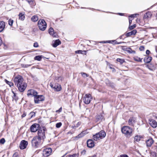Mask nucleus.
I'll return each instance as SVG.
<instances>
[{"label":"nucleus","mask_w":157,"mask_h":157,"mask_svg":"<svg viewBox=\"0 0 157 157\" xmlns=\"http://www.w3.org/2000/svg\"><path fill=\"white\" fill-rule=\"evenodd\" d=\"M86 51L83 50H77L75 51V53L76 54H86Z\"/></svg>","instance_id":"nucleus-26"},{"label":"nucleus","mask_w":157,"mask_h":157,"mask_svg":"<svg viewBox=\"0 0 157 157\" xmlns=\"http://www.w3.org/2000/svg\"><path fill=\"white\" fill-rule=\"evenodd\" d=\"M119 15H121V16H124V14L122 13H118Z\"/></svg>","instance_id":"nucleus-61"},{"label":"nucleus","mask_w":157,"mask_h":157,"mask_svg":"<svg viewBox=\"0 0 157 157\" xmlns=\"http://www.w3.org/2000/svg\"><path fill=\"white\" fill-rule=\"evenodd\" d=\"M144 48L143 46H141L139 48V49L140 51H142L144 50Z\"/></svg>","instance_id":"nucleus-48"},{"label":"nucleus","mask_w":157,"mask_h":157,"mask_svg":"<svg viewBox=\"0 0 157 157\" xmlns=\"http://www.w3.org/2000/svg\"><path fill=\"white\" fill-rule=\"evenodd\" d=\"M152 58L151 57L148 56H146L144 59V61L145 63H149L151 60Z\"/></svg>","instance_id":"nucleus-19"},{"label":"nucleus","mask_w":157,"mask_h":157,"mask_svg":"<svg viewBox=\"0 0 157 157\" xmlns=\"http://www.w3.org/2000/svg\"><path fill=\"white\" fill-rule=\"evenodd\" d=\"M127 52L130 54H135L136 52L134 50H132L131 48H128V50H126Z\"/></svg>","instance_id":"nucleus-28"},{"label":"nucleus","mask_w":157,"mask_h":157,"mask_svg":"<svg viewBox=\"0 0 157 157\" xmlns=\"http://www.w3.org/2000/svg\"><path fill=\"white\" fill-rule=\"evenodd\" d=\"M120 157H129L127 155H121Z\"/></svg>","instance_id":"nucleus-56"},{"label":"nucleus","mask_w":157,"mask_h":157,"mask_svg":"<svg viewBox=\"0 0 157 157\" xmlns=\"http://www.w3.org/2000/svg\"><path fill=\"white\" fill-rule=\"evenodd\" d=\"M76 155V154H74L73 155H69V157H75Z\"/></svg>","instance_id":"nucleus-54"},{"label":"nucleus","mask_w":157,"mask_h":157,"mask_svg":"<svg viewBox=\"0 0 157 157\" xmlns=\"http://www.w3.org/2000/svg\"><path fill=\"white\" fill-rule=\"evenodd\" d=\"M2 43V40L1 37H0V46L1 45Z\"/></svg>","instance_id":"nucleus-58"},{"label":"nucleus","mask_w":157,"mask_h":157,"mask_svg":"<svg viewBox=\"0 0 157 157\" xmlns=\"http://www.w3.org/2000/svg\"><path fill=\"white\" fill-rule=\"evenodd\" d=\"M136 26V24H134L132 25L129 26V29L130 30H132L135 28Z\"/></svg>","instance_id":"nucleus-38"},{"label":"nucleus","mask_w":157,"mask_h":157,"mask_svg":"<svg viewBox=\"0 0 157 157\" xmlns=\"http://www.w3.org/2000/svg\"><path fill=\"white\" fill-rule=\"evenodd\" d=\"M12 92L13 94V100H14L16 101L18 99V97L17 96L16 94L14 93L13 91Z\"/></svg>","instance_id":"nucleus-29"},{"label":"nucleus","mask_w":157,"mask_h":157,"mask_svg":"<svg viewBox=\"0 0 157 157\" xmlns=\"http://www.w3.org/2000/svg\"><path fill=\"white\" fill-rule=\"evenodd\" d=\"M5 142V139L4 138H2L0 140V144H3Z\"/></svg>","instance_id":"nucleus-39"},{"label":"nucleus","mask_w":157,"mask_h":157,"mask_svg":"<svg viewBox=\"0 0 157 157\" xmlns=\"http://www.w3.org/2000/svg\"><path fill=\"white\" fill-rule=\"evenodd\" d=\"M114 41H113V40H107L106 41V43H109L110 44H113L114 43Z\"/></svg>","instance_id":"nucleus-45"},{"label":"nucleus","mask_w":157,"mask_h":157,"mask_svg":"<svg viewBox=\"0 0 157 157\" xmlns=\"http://www.w3.org/2000/svg\"><path fill=\"white\" fill-rule=\"evenodd\" d=\"M124 35H122L120 37H119V38L120 39H121L122 38V36H123Z\"/></svg>","instance_id":"nucleus-62"},{"label":"nucleus","mask_w":157,"mask_h":157,"mask_svg":"<svg viewBox=\"0 0 157 157\" xmlns=\"http://www.w3.org/2000/svg\"><path fill=\"white\" fill-rule=\"evenodd\" d=\"M38 25L39 29L42 31L45 30L47 27V24L43 19H40L38 21Z\"/></svg>","instance_id":"nucleus-5"},{"label":"nucleus","mask_w":157,"mask_h":157,"mask_svg":"<svg viewBox=\"0 0 157 157\" xmlns=\"http://www.w3.org/2000/svg\"><path fill=\"white\" fill-rule=\"evenodd\" d=\"M152 14L151 12H148L145 13L144 15V19L150 18L152 16Z\"/></svg>","instance_id":"nucleus-21"},{"label":"nucleus","mask_w":157,"mask_h":157,"mask_svg":"<svg viewBox=\"0 0 157 157\" xmlns=\"http://www.w3.org/2000/svg\"><path fill=\"white\" fill-rule=\"evenodd\" d=\"M26 113L25 112H24L23 114L21 115V117L22 118L26 116Z\"/></svg>","instance_id":"nucleus-53"},{"label":"nucleus","mask_w":157,"mask_h":157,"mask_svg":"<svg viewBox=\"0 0 157 157\" xmlns=\"http://www.w3.org/2000/svg\"><path fill=\"white\" fill-rule=\"evenodd\" d=\"M99 42L101 43H106V41H100Z\"/></svg>","instance_id":"nucleus-60"},{"label":"nucleus","mask_w":157,"mask_h":157,"mask_svg":"<svg viewBox=\"0 0 157 157\" xmlns=\"http://www.w3.org/2000/svg\"><path fill=\"white\" fill-rule=\"evenodd\" d=\"M134 122V118L133 117L130 118L128 120V124L130 125H133Z\"/></svg>","instance_id":"nucleus-25"},{"label":"nucleus","mask_w":157,"mask_h":157,"mask_svg":"<svg viewBox=\"0 0 157 157\" xmlns=\"http://www.w3.org/2000/svg\"><path fill=\"white\" fill-rule=\"evenodd\" d=\"M33 46L35 48L38 47V43L36 42L34 43L33 44Z\"/></svg>","instance_id":"nucleus-47"},{"label":"nucleus","mask_w":157,"mask_h":157,"mask_svg":"<svg viewBox=\"0 0 157 157\" xmlns=\"http://www.w3.org/2000/svg\"><path fill=\"white\" fill-rule=\"evenodd\" d=\"M96 119L98 121L104 120V116L101 114L97 115L96 117Z\"/></svg>","instance_id":"nucleus-24"},{"label":"nucleus","mask_w":157,"mask_h":157,"mask_svg":"<svg viewBox=\"0 0 157 157\" xmlns=\"http://www.w3.org/2000/svg\"><path fill=\"white\" fill-rule=\"evenodd\" d=\"M31 66V65L25 64L23 65V67H27Z\"/></svg>","instance_id":"nucleus-52"},{"label":"nucleus","mask_w":157,"mask_h":157,"mask_svg":"<svg viewBox=\"0 0 157 157\" xmlns=\"http://www.w3.org/2000/svg\"><path fill=\"white\" fill-rule=\"evenodd\" d=\"M110 68L111 69H113V71H115V70L114 68H112V67H110Z\"/></svg>","instance_id":"nucleus-63"},{"label":"nucleus","mask_w":157,"mask_h":157,"mask_svg":"<svg viewBox=\"0 0 157 157\" xmlns=\"http://www.w3.org/2000/svg\"><path fill=\"white\" fill-rule=\"evenodd\" d=\"M142 58H140L138 57H136L134 58V59L135 61L141 62H142Z\"/></svg>","instance_id":"nucleus-32"},{"label":"nucleus","mask_w":157,"mask_h":157,"mask_svg":"<svg viewBox=\"0 0 157 157\" xmlns=\"http://www.w3.org/2000/svg\"><path fill=\"white\" fill-rule=\"evenodd\" d=\"M19 19L23 21L25 18V13L24 12L20 13L19 14Z\"/></svg>","instance_id":"nucleus-23"},{"label":"nucleus","mask_w":157,"mask_h":157,"mask_svg":"<svg viewBox=\"0 0 157 157\" xmlns=\"http://www.w3.org/2000/svg\"><path fill=\"white\" fill-rule=\"evenodd\" d=\"M113 41H114V44H121V43H124V42H117V41L116 40H113Z\"/></svg>","instance_id":"nucleus-42"},{"label":"nucleus","mask_w":157,"mask_h":157,"mask_svg":"<svg viewBox=\"0 0 157 157\" xmlns=\"http://www.w3.org/2000/svg\"><path fill=\"white\" fill-rule=\"evenodd\" d=\"M154 142L152 138H149L146 141V146L147 147H151Z\"/></svg>","instance_id":"nucleus-15"},{"label":"nucleus","mask_w":157,"mask_h":157,"mask_svg":"<svg viewBox=\"0 0 157 157\" xmlns=\"http://www.w3.org/2000/svg\"><path fill=\"white\" fill-rule=\"evenodd\" d=\"M18 153L17 152H15L13 155V157H18Z\"/></svg>","instance_id":"nucleus-46"},{"label":"nucleus","mask_w":157,"mask_h":157,"mask_svg":"<svg viewBox=\"0 0 157 157\" xmlns=\"http://www.w3.org/2000/svg\"><path fill=\"white\" fill-rule=\"evenodd\" d=\"M13 20H11V19H10L8 21L9 24L10 26H12V25L13 23Z\"/></svg>","instance_id":"nucleus-40"},{"label":"nucleus","mask_w":157,"mask_h":157,"mask_svg":"<svg viewBox=\"0 0 157 157\" xmlns=\"http://www.w3.org/2000/svg\"><path fill=\"white\" fill-rule=\"evenodd\" d=\"M5 26V23L3 21L0 22V33L2 32L4 29Z\"/></svg>","instance_id":"nucleus-20"},{"label":"nucleus","mask_w":157,"mask_h":157,"mask_svg":"<svg viewBox=\"0 0 157 157\" xmlns=\"http://www.w3.org/2000/svg\"><path fill=\"white\" fill-rule=\"evenodd\" d=\"M43 58H44V56H35L34 59L35 60L40 61Z\"/></svg>","instance_id":"nucleus-27"},{"label":"nucleus","mask_w":157,"mask_h":157,"mask_svg":"<svg viewBox=\"0 0 157 157\" xmlns=\"http://www.w3.org/2000/svg\"><path fill=\"white\" fill-rule=\"evenodd\" d=\"M28 142L25 140H22L20 144L19 147L21 149H24L26 147Z\"/></svg>","instance_id":"nucleus-12"},{"label":"nucleus","mask_w":157,"mask_h":157,"mask_svg":"<svg viewBox=\"0 0 157 157\" xmlns=\"http://www.w3.org/2000/svg\"><path fill=\"white\" fill-rule=\"evenodd\" d=\"M150 53V52L149 50H147L146 51V54L148 55Z\"/></svg>","instance_id":"nucleus-55"},{"label":"nucleus","mask_w":157,"mask_h":157,"mask_svg":"<svg viewBox=\"0 0 157 157\" xmlns=\"http://www.w3.org/2000/svg\"><path fill=\"white\" fill-rule=\"evenodd\" d=\"M117 61L118 62H119L121 64H122L124 62V60L123 59L120 58L117 59Z\"/></svg>","instance_id":"nucleus-36"},{"label":"nucleus","mask_w":157,"mask_h":157,"mask_svg":"<svg viewBox=\"0 0 157 157\" xmlns=\"http://www.w3.org/2000/svg\"><path fill=\"white\" fill-rule=\"evenodd\" d=\"M62 109H59L58 110H56V112H59V113L60 112L62 111Z\"/></svg>","instance_id":"nucleus-57"},{"label":"nucleus","mask_w":157,"mask_h":157,"mask_svg":"<svg viewBox=\"0 0 157 157\" xmlns=\"http://www.w3.org/2000/svg\"><path fill=\"white\" fill-rule=\"evenodd\" d=\"M141 136L139 135H137L134 137V140L136 142H139L140 140Z\"/></svg>","instance_id":"nucleus-30"},{"label":"nucleus","mask_w":157,"mask_h":157,"mask_svg":"<svg viewBox=\"0 0 157 157\" xmlns=\"http://www.w3.org/2000/svg\"><path fill=\"white\" fill-rule=\"evenodd\" d=\"M52 150L51 148L49 147L44 150L43 151V155L44 157H47L51 154Z\"/></svg>","instance_id":"nucleus-8"},{"label":"nucleus","mask_w":157,"mask_h":157,"mask_svg":"<svg viewBox=\"0 0 157 157\" xmlns=\"http://www.w3.org/2000/svg\"><path fill=\"white\" fill-rule=\"evenodd\" d=\"M62 125V123L61 122H59L57 123L56 125V127L57 128H60Z\"/></svg>","instance_id":"nucleus-41"},{"label":"nucleus","mask_w":157,"mask_h":157,"mask_svg":"<svg viewBox=\"0 0 157 157\" xmlns=\"http://www.w3.org/2000/svg\"><path fill=\"white\" fill-rule=\"evenodd\" d=\"M46 129L45 128H44L42 130L39 129L38 130V136H37L41 140H44L45 138V131Z\"/></svg>","instance_id":"nucleus-6"},{"label":"nucleus","mask_w":157,"mask_h":157,"mask_svg":"<svg viewBox=\"0 0 157 157\" xmlns=\"http://www.w3.org/2000/svg\"><path fill=\"white\" fill-rule=\"evenodd\" d=\"M5 82L7 84L9 85L10 87H11V86H13V83H12V82L10 81H9L6 79H5Z\"/></svg>","instance_id":"nucleus-33"},{"label":"nucleus","mask_w":157,"mask_h":157,"mask_svg":"<svg viewBox=\"0 0 157 157\" xmlns=\"http://www.w3.org/2000/svg\"><path fill=\"white\" fill-rule=\"evenodd\" d=\"M75 127H76V125H74V126H72V128H75Z\"/></svg>","instance_id":"nucleus-64"},{"label":"nucleus","mask_w":157,"mask_h":157,"mask_svg":"<svg viewBox=\"0 0 157 157\" xmlns=\"http://www.w3.org/2000/svg\"><path fill=\"white\" fill-rule=\"evenodd\" d=\"M84 132L85 131L82 132L80 134L78 135V137L80 138V137H82V136H83L84 135Z\"/></svg>","instance_id":"nucleus-44"},{"label":"nucleus","mask_w":157,"mask_h":157,"mask_svg":"<svg viewBox=\"0 0 157 157\" xmlns=\"http://www.w3.org/2000/svg\"><path fill=\"white\" fill-rule=\"evenodd\" d=\"M121 131L127 137H130L132 136V129L129 126H123L121 128Z\"/></svg>","instance_id":"nucleus-2"},{"label":"nucleus","mask_w":157,"mask_h":157,"mask_svg":"<svg viewBox=\"0 0 157 157\" xmlns=\"http://www.w3.org/2000/svg\"><path fill=\"white\" fill-rule=\"evenodd\" d=\"M40 127V125L38 124H34L31 125L30 128V131L32 132H35L38 130Z\"/></svg>","instance_id":"nucleus-11"},{"label":"nucleus","mask_w":157,"mask_h":157,"mask_svg":"<svg viewBox=\"0 0 157 157\" xmlns=\"http://www.w3.org/2000/svg\"><path fill=\"white\" fill-rule=\"evenodd\" d=\"M63 78L61 77H56L55 78V79L58 81V82H59L60 81H61L63 80Z\"/></svg>","instance_id":"nucleus-35"},{"label":"nucleus","mask_w":157,"mask_h":157,"mask_svg":"<svg viewBox=\"0 0 157 157\" xmlns=\"http://www.w3.org/2000/svg\"><path fill=\"white\" fill-rule=\"evenodd\" d=\"M86 150L85 149L83 150L81 152V153L82 155H85L86 153Z\"/></svg>","instance_id":"nucleus-50"},{"label":"nucleus","mask_w":157,"mask_h":157,"mask_svg":"<svg viewBox=\"0 0 157 157\" xmlns=\"http://www.w3.org/2000/svg\"><path fill=\"white\" fill-rule=\"evenodd\" d=\"M149 124L153 128H155L157 127V123L156 121L152 119L149 120Z\"/></svg>","instance_id":"nucleus-14"},{"label":"nucleus","mask_w":157,"mask_h":157,"mask_svg":"<svg viewBox=\"0 0 157 157\" xmlns=\"http://www.w3.org/2000/svg\"><path fill=\"white\" fill-rule=\"evenodd\" d=\"M132 20H131L130 19H129V25H130L132 23Z\"/></svg>","instance_id":"nucleus-59"},{"label":"nucleus","mask_w":157,"mask_h":157,"mask_svg":"<svg viewBox=\"0 0 157 157\" xmlns=\"http://www.w3.org/2000/svg\"><path fill=\"white\" fill-rule=\"evenodd\" d=\"M15 85L18 88L21 92H23L27 86V84L23 82V79L21 76L18 75L14 79Z\"/></svg>","instance_id":"nucleus-1"},{"label":"nucleus","mask_w":157,"mask_h":157,"mask_svg":"<svg viewBox=\"0 0 157 157\" xmlns=\"http://www.w3.org/2000/svg\"><path fill=\"white\" fill-rule=\"evenodd\" d=\"M81 74L82 75V76L84 78H86V77H88L89 76V75L84 72H81Z\"/></svg>","instance_id":"nucleus-37"},{"label":"nucleus","mask_w":157,"mask_h":157,"mask_svg":"<svg viewBox=\"0 0 157 157\" xmlns=\"http://www.w3.org/2000/svg\"><path fill=\"white\" fill-rule=\"evenodd\" d=\"M50 86L52 88L54 89L56 91H59L61 89V87L60 85L58 83H56L54 85L52 83H50Z\"/></svg>","instance_id":"nucleus-10"},{"label":"nucleus","mask_w":157,"mask_h":157,"mask_svg":"<svg viewBox=\"0 0 157 157\" xmlns=\"http://www.w3.org/2000/svg\"><path fill=\"white\" fill-rule=\"evenodd\" d=\"M106 136V133L103 130H101L98 133H97L94 135L93 136V139L95 141H97L100 139L104 138Z\"/></svg>","instance_id":"nucleus-3"},{"label":"nucleus","mask_w":157,"mask_h":157,"mask_svg":"<svg viewBox=\"0 0 157 157\" xmlns=\"http://www.w3.org/2000/svg\"><path fill=\"white\" fill-rule=\"evenodd\" d=\"M87 146L90 148H92L94 146V142L92 140H89L87 142Z\"/></svg>","instance_id":"nucleus-16"},{"label":"nucleus","mask_w":157,"mask_h":157,"mask_svg":"<svg viewBox=\"0 0 157 157\" xmlns=\"http://www.w3.org/2000/svg\"><path fill=\"white\" fill-rule=\"evenodd\" d=\"M32 6L34 5V0H26Z\"/></svg>","instance_id":"nucleus-34"},{"label":"nucleus","mask_w":157,"mask_h":157,"mask_svg":"<svg viewBox=\"0 0 157 157\" xmlns=\"http://www.w3.org/2000/svg\"><path fill=\"white\" fill-rule=\"evenodd\" d=\"M49 33L52 35L54 37H56L57 36V34L56 33H54V29L52 27H50L48 30Z\"/></svg>","instance_id":"nucleus-18"},{"label":"nucleus","mask_w":157,"mask_h":157,"mask_svg":"<svg viewBox=\"0 0 157 157\" xmlns=\"http://www.w3.org/2000/svg\"><path fill=\"white\" fill-rule=\"evenodd\" d=\"M45 97L43 95H38V94L34 98V101L35 103H39L44 100Z\"/></svg>","instance_id":"nucleus-7"},{"label":"nucleus","mask_w":157,"mask_h":157,"mask_svg":"<svg viewBox=\"0 0 157 157\" xmlns=\"http://www.w3.org/2000/svg\"><path fill=\"white\" fill-rule=\"evenodd\" d=\"M81 124V122H78L76 124V127H78Z\"/></svg>","instance_id":"nucleus-51"},{"label":"nucleus","mask_w":157,"mask_h":157,"mask_svg":"<svg viewBox=\"0 0 157 157\" xmlns=\"http://www.w3.org/2000/svg\"><path fill=\"white\" fill-rule=\"evenodd\" d=\"M38 93L35 90L31 89L29 90L28 91L27 95L28 96L31 95L34 97H35L38 94Z\"/></svg>","instance_id":"nucleus-13"},{"label":"nucleus","mask_w":157,"mask_h":157,"mask_svg":"<svg viewBox=\"0 0 157 157\" xmlns=\"http://www.w3.org/2000/svg\"><path fill=\"white\" fill-rule=\"evenodd\" d=\"M61 44V42L59 39L56 40L54 41V43L52 44V46L56 48Z\"/></svg>","instance_id":"nucleus-22"},{"label":"nucleus","mask_w":157,"mask_h":157,"mask_svg":"<svg viewBox=\"0 0 157 157\" xmlns=\"http://www.w3.org/2000/svg\"><path fill=\"white\" fill-rule=\"evenodd\" d=\"M35 113L34 112H31L30 114L31 115V118H32L35 116Z\"/></svg>","instance_id":"nucleus-43"},{"label":"nucleus","mask_w":157,"mask_h":157,"mask_svg":"<svg viewBox=\"0 0 157 157\" xmlns=\"http://www.w3.org/2000/svg\"><path fill=\"white\" fill-rule=\"evenodd\" d=\"M136 29H134L130 32H128L125 34V35L126 37H128L131 36L135 35L136 33Z\"/></svg>","instance_id":"nucleus-17"},{"label":"nucleus","mask_w":157,"mask_h":157,"mask_svg":"<svg viewBox=\"0 0 157 157\" xmlns=\"http://www.w3.org/2000/svg\"><path fill=\"white\" fill-rule=\"evenodd\" d=\"M41 140L37 136L34 137L31 140L32 147L34 148H37L41 144Z\"/></svg>","instance_id":"nucleus-4"},{"label":"nucleus","mask_w":157,"mask_h":157,"mask_svg":"<svg viewBox=\"0 0 157 157\" xmlns=\"http://www.w3.org/2000/svg\"><path fill=\"white\" fill-rule=\"evenodd\" d=\"M31 20L33 22H36L38 20V17L36 16H33L31 18Z\"/></svg>","instance_id":"nucleus-31"},{"label":"nucleus","mask_w":157,"mask_h":157,"mask_svg":"<svg viewBox=\"0 0 157 157\" xmlns=\"http://www.w3.org/2000/svg\"><path fill=\"white\" fill-rule=\"evenodd\" d=\"M92 98L91 95L90 94L85 95L83 99L84 103L86 104H89Z\"/></svg>","instance_id":"nucleus-9"},{"label":"nucleus","mask_w":157,"mask_h":157,"mask_svg":"<svg viewBox=\"0 0 157 157\" xmlns=\"http://www.w3.org/2000/svg\"><path fill=\"white\" fill-rule=\"evenodd\" d=\"M139 15L138 14H132L130 15L129 17H135L136 15Z\"/></svg>","instance_id":"nucleus-49"}]
</instances>
